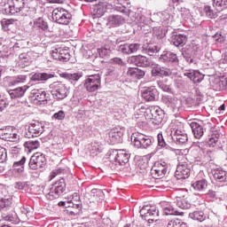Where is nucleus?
Returning <instances> with one entry per match:
<instances>
[{
	"label": "nucleus",
	"instance_id": "nucleus-37",
	"mask_svg": "<svg viewBox=\"0 0 227 227\" xmlns=\"http://www.w3.org/2000/svg\"><path fill=\"white\" fill-rule=\"evenodd\" d=\"M215 88L216 90H227V76L215 79Z\"/></svg>",
	"mask_w": 227,
	"mask_h": 227
},
{
	"label": "nucleus",
	"instance_id": "nucleus-3",
	"mask_svg": "<svg viewBox=\"0 0 227 227\" xmlns=\"http://www.w3.org/2000/svg\"><path fill=\"white\" fill-rule=\"evenodd\" d=\"M50 88L53 90L52 95L56 100H64L70 94V87L61 82H54L50 84Z\"/></svg>",
	"mask_w": 227,
	"mask_h": 227
},
{
	"label": "nucleus",
	"instance_id": "nucleus-52",
	"mask_svg": "<svg viewBox=\"0 0 227 227\" xmlns=\"http://www.w3.org/2000/svg\"><path fill=\"white\" fill-rule=\"evenodd\" d=\"M220 137L221 135L219 134H215V136L211 137L207 142L208 146H210L211 148H214L215 145H217V143L219 142Z\"/></svg>",
	"mask_w": 227,
	"mask_h": 227
},
{
	"label": "nucleus",
	"instance_id": "nucleus-42",
	"mask_svg": "<svg viewBox=\"0 0 227 227\" xmlns=\"http://www.w3.org/2000/svg\"><path fill=\"white\" fill-rule=\"evenodd\" d=\"M119 72L120 69L118 67L110 64L106 68V75H109L110 77H118V75H120Z\"/></svg>",
	"mask_w": 227,
	"mask_h": 227
},
{
	"label": "nucleus",
	"instance_id": "nucleus-18",
	"mask_svg": "<svg viewBox=\"0 0 227 227\" xmlns=\"http://www.w3.org/2000/svg\"><path fill=\"white\" fill-rule=\"evenodd\" d=\"M142 97L146 102H155L159 98V90L155 87H146L142 90Z\"/></svg>",
	"mask_w": 227,
	"mask_h": 227
},
{
	"label": "nucleus",
	"instance_id": "nucleus-47",
	"mask_svg": "<svg viewBox=\"0 0 227 227\" xmlns=\"http://www.w3.org/2000/svg\"><path fill=\"white\" fill-rule=\"evenodd\" d=\"M91 194H93V197L96 198V201H102L104 200V192L99 189H92Z\"/></svg>",
	"mask_w": 227,
	"mask_h": 227
},
{
	"label": "nucleus",
	"instance_id": "nucleus-6",
	"mask_svg": "<svg viewBox=\"0 0 227 227\" xmlns=\"http://www.w3.org/2000/svg\"><path fill=\"white\" fill-rule=\"evenodd\" d=\"M140 215L142 219H145L149 224H152V223L159 221V209L154 207L144 206L140 209Z\"/></svg>",
	"mask_w": 227,
	"mask_h": 227
},
{
	"label": "nucleus",
	"instance_id": "nucleus-14",
	"mask_svg": "<svg viewBox=\"0 0 227 227\" xmlns=\"http://www.w3.org/2000/svg\"><path fill=\"white\" fill-rule=\"evenodd\" d=\"M45 164H47L45 154L40 153H35L29 160V168L31 169H42Z\"/></svg>",
	"mask_w": 227,
	"mask_h": 227
},
{
	"label": "nucleus",
	"instance_id": "nucleus-60",
	"mask_svg": "<svg viewBox=\"0 0 227 227\" xmlns=\"http://www.w3.org/2000/svg\"><path fill=\"white\" fill-rule=\"evenodd\" d=\"M11 204L10 199H1L0 200V212L1 210H4V208L8 207V206Z\"/></svg>",
	"mask_w": 227,
	"mask_h": 227
},
{
	"label": "nucleus",
	"instance_id": "nucleus-25",
	"mask_svg": "<svg viewBox=\"0 0 227 227\" xmlns=\"http://www.w3.org/2000/svg\"><path fill=\"white\" fill-rule=\"evenodd\" d=\"M172 140L176 145H185L189 141V137L185 134V131L176 130L172 135Z\"/></svg>",
	"mask_w": 227,
	"mask_h": 227
},
{
	"label": "nucleus",
	"instance_id": "nucleus-22",
	"mask_svg": "<svg viewBox=\"0 0 227 227\" xmlns=\"http://www.w3.org/2000/svg\"><path fill=\"white\" fill-rule=\"evenodd\" d=\"M185 77H188L190 81H192L194 83L201 82L205 79V74L200 73L198 70H188L184 73Z\"/></svg>",
	"mask_w": 227,
	"mask_h": 227
},
{
	"label": "nucleus",
	"instance_id": "nucleus-11",
	"mask_svg": "<svg viewBox=\"0 0 227 227\" xmlns=\"http://www.w3.org/2000/svg\"><path fill=\"white\" fill-rule=\"evenodd\" d=\"M151 68L152 77H170V75H173V70L160 67V65L155 63V61L153 62Z\"/></svg>",
	"mask_w": 227,
	"mask_h": 227
},
{
	"label": "nucleus",
	"instance_id": "nucleus-44",
	"mask_svg": "<svg viewBox=\"0 0 227 227\" xmlns=\"http://www.w3.org/2000/svg\"><path fill=\"white\" fill-rule=\"evenodd\" d=\"M24 164H26V157H22L20 160L14 162L13 168L18 173L24 171Z\"/></svg>",
	"mask_w": 227,
	"mask_h": 227
},
{
	"label": "nucleus",
	"instance_id": "nucleus-49",
	"mask_svg": "<svg viewBox=\"0 0 227 227\" xmlns=\"http://www.w3.org/2000/svg\"><path fill=\"white\" fill-rule=\"evenodd\" d=\"M25 145L28 150H36V148L40 146V142L37 140H30L26 142Z\"/></svg>",
	"mask_w": 227,
	"mask_h": 227
},
{
	"label": "nucleus",
	"instance_id": "nucleus-38",
	"mask_svg": "<svg viewBox=\"0 0 227 227\" xmlns=\"http://www.w3.org/2000/svg\"><path fill=\"white\" fill-rule=\"evenodd\" d=\"M190 219H193V221H199V223H203L205 220V213L203 211H194L189 214Z\"/></svg>",
	"mask_w": 227,
	"mask_h": 227
},
{
	"label": "nucleus",
	"instance_id": "nucleus-15",
	"mask_svg": "<svg viewBox=\"0 0 227 227\" xmlns=\"http://www.w3.org/2000/svg\"><path fill=\"white\" fill-rule=\"evenodd\" d=\"M51 54L53 59L63 62L70 61V51L68 49L55 48L51 51Z\"/></svg>",
	"mask_w": 227,
	"mask_h": 227
},
{
	"label": "nucleus",
	"instance_id": "nucleus-4",
	"mask_svg": "<svg viewBox=\"0 0 227 227\" xmlns=\"http://www.w3.org/2000/svg\"><path fill=\"white\" fill-rule=\"evenodd\" d=\"M52 19L57 24L68 26L72 20V14L62 7H58L52 11Z\"/></svg>",
	"mask_w": 227,
	"mask_h": 227
},
{
	"label": "nucleus",
	"instance_id": "nucleus-48",
	"mask_svg": "<svg viewBox=\"0 0 227 227\" xmlns=\"http://www.w3.org/2000/svg\"><path fill=\"white\" fill-rule=\"evenodd\" d=\"M13 22H15V20L13 19L3 20H2L3 29H4L5 31H10V29H12V26H13Z\"/></svg>",
	"mask_w": 227,
	"mask_h": 227
},
{
	"label": "nucleus",
	"instance_id": "nucleus-2",
	"mask_svg": "<svg viewBox=\"0 0 227 227\" xmlns=\"http://www.w3.org/2000/svg\"><path fill=\"white\" fill-rule=\"evenodd\" d=\"M67 190V183L64 178L59 179L55 184H51L49 192L45 194L47 200L52 201L54 200H58L61 194L65 192Z\"/></svg>",
	"mask_w": 227,
	"mask_h": 227
},
{
	"label": "nucleus",
	"instance_id": "nucleus-19",
	"mask_svg": "<svg viewBox=\"0 0 227 227\" xmlns=\"http://www.w3.org/2000/svg\"><path fill=\"white\" fill-rule=\"evenodd\" d=\"M159 59L161 63H170L171 65H178L180 63L176 53L171 51H163Z\"/></svg>",
	"mask_w": 227,
	"mask_h": 227
},
{
	"label": "nucleus",
	"instance_id": "nucleus-34",
	"mask_svg": "<svg viewBox=\"0 0 227 227\" xmlns=\"http://www.w3.org/2000/svg\"><path fill=\"white\" fill-rule=\"evenodd\" d=\"M26 79H27V76L24 74L11 76L9 77V86H17V84L26 82Z\"/></svg>",
	"mask_w": 227,
	"mask_h": 227
},
{
	"label": "nucleus",
	"instance_id": "nucleus-9",
	"mask_svg": "<svg viewBox=\"0 0 227 227\" xmlns=\"http://www.w3.org/2000/svg\"><path fill=\"white\" fill-rule=\"evenodd\" d=\"M128 63L136 67H142L143 68H151L152 65H153V60L146 56L137 55L129 57Z\"/></svg>",
	"mask_w": 227,
	"mask_h": 227
},
{
	"label": "nucleus",
	"instance_id": "nucleus-27",
	"mask_svg": "<svg viewBox=\"0 0 227 227\" xmlns=\"http://www.w3.org/2000/svg\"><path fill=\"white\" fill-rule=\"evenodd\" d=\"M211 173L216 182L226 183L227 182V172L223 168H214Z\"/></svg>",
	"mask_w": 227,
	"mask_h": 227
},
{
	"label": "nucleus",
	"instance_id": "nucleus-12",
	"mask_svg": "<svg viewBox=\"0 0 227 227\" xmlns=\"http://www.w3.org/2000/svg\"><path fill=\"white\" fill-rule=\"evenodd\" d=\"M0 137L4 141H11V143H15L20 139V136L15 131V129L12 126L0 129Z\"/></svg>",
	"mask_w": 227,
	"mask_h": 227
},
{
	"label": "nucleus",
	"instance_id": "nucleus-20",
	"mask_svg": "<svg viewBox=\"0 0 227 227\" xmlns=\"http://www.w3.org/2000/svg\"><path fill=\"white\" fill-rule=\"evenodd\" d=\"M170 43L175 45V47H184L187 43V36L176 32H171Z\"/></svg>",
	"mask_w": 227,
	"mask_h": 227
},
{
	"label": "nucleus",
	"instance_id": "nucleus-36",
	"mask_svg": "<svg viewBox=\"0 0 227 227\" xmlns=\"http://www.w3.org/2000/svg\"><path fill=\"white\" fill-rule=\"evenodd\" d=\"M106 12H107V4L106 3L98 4L94 6V15L97 17H102Z\"/></svg>",
	"mask_w": 227,
	"mask_h": 227
},
{
	"label": "nucleus",
	"instance_id": "nucleus-43",
	"mask_svg": "<svg viewBox=\"0 0 227 227\" xmlns=\"http://www.w3.org/2000/svg\"><path fill=\"white\" fill-rule=\"evenodd\" d=\"M207 185L208 184H207V180H205V179L199 180L192 184V187H193V189H195V191H205V189H207Z\"/></svg>",
	"mask_w": 227,
	"mask_h": 227
},
{
	"label": "nucleus",
	"instance_id": "nucleus-26",
	"mask_svg": "<svg viewBox=\"0 0 227 227\" xmlns=\"http://www.w3.org/2000/svg\"><path fill=\"white\" fill-rule=\"evenodd\" d=\"M160 207H162L165 215H180L182 214V212L175 209L173 205L169 202H160Z\"/></svg>",
	"mask_w": 227,
	"mask_h": 227
},
{
	"label": "nucleus",
	"instance_id": "nucleus-17",
	"mask_svg": "<svg viewBox=\"0 0 227 227\" xmlns=\"http://www.w3.org/2000/svg\"><path fill=\"white\" fill-rule=\"evenodd\" d=\"M31 93L35 104H38L39 106H45V104H47L49 101V96H47V92H45V90L35 89Z\"/></svg>",
	"mask_w": 227,
	"mask_h": 227
},
{
	"label": "nucleus",
	"instance_id": "nucleus-30",
	"mask_svg": "<svg viewBox=\"0 0 227 227\" xmlns=\"http://www.w3.org/2000/svg\"><path fill=\"white\" fill-rule=\"evenodd\" d=\"M124 22L125 18L120 14H112L107 18V26H121Z\"/></svg>",
	"mask_w": 227,
	"mask_h": 227
},
{
	"label": "nucleus",
	"instance_id": "nucleus-63",
	"mask_svg": "<svg viewBox=\"0 0 227 227\" xmlns=\"http://www.w3.org/2000/svg\"><path fill=\"white\" fill-rule=\"evenodd\" d=\"M109 137L112 138L114 143H118L120 139H121V137H119V135L114 133L113 129L109 133Z\"/></svg>",
	"mask_w": 227,
	"mask_h": 227
},
{
	"label": "nucleus",
	"instance_id": "nucleus-50",
	"mask_svg": "<svg viewBox=\"0 0 227 227\" xmlns=\"http://www.w3.org/2000/svg\"><path fill=\"white\" fill-rule=\"evenodd\" d=\"M204 12L207 17H208L209 19H215V17H217V14L215 13V12H214V10H212L211 6L206 5L204 7Z\"/></svg>",
	"mask_w": 227,
	"mask_h": 227
},
{
	"label": "nucleus",
	"instance_id": "nucleus-35",
	"mask_svg": "<svg viewBox=\"0 0 227 227\" xmlns=\"http://www.w3.org/2000/svg\"><path fill=\"white\" fill-rule=\"evenodd\" d=\"M35 29H41L42 31H47L49 29V24L43 18H38L34 21Z\"/></svg>",
	"mask_w": 227,
	"mask_h": 227
},
{
	"label": "nucleus",
	"instance_id": "nucleus-29",
	"mask_svg": "<svg viewBox=\"0 0 227 227\" xmlns=\"http://www.w3.org/2000/svg\"><path fill=\"white\" fill-rule=\"evenodd\" d=\"M190 127L192 130V134L196 139H201L203 135L205 134V130L203 129V126L200 125V123L196 121H192L190 123Z\"/></svg>",
	"mask_w": 227,
	"mask_h": 227
},
{
	"label": "nucleus",
	"instance_id": "nucleus-1",
	"mask_svg": "<svg viewBox=\"0 0 227 227\" xmlns=\"http://www.w3.org/2000/svg\"><path fill=\"white\" fill-rule=\"evenodd\" d=\"M192 168V164L187 160V158L183 157V159L179 160L176 167V170L175 172L176 178L177 180H185V178H189V176H191Z\"/></svg>",
	"mask_w": 227,
	"mask_h": 227
},
{
	"label": "nucleus",
	"instance_id": "nucleus-13",
	"mask_svg": "<svg viewBox=\"0 0 227 227\" xmlns=\"http://www.w3.org/2000/svg\"><path fill=\"white\" fill-rule=\"evenodd\" d=\"M148 120H152L153 125H160L164 120V112L160 108L146 109Z\"/></svg>",
	"mask_w": 227,
	"mask_h": 227
},
{
	"label": "nucleus",
	"instance_id": "nucleus-23",
	"mask_svg": "<svg viewBox=\"0 0 227 227\" xmlns=\"http://www.w3.org/2000/svg\"><path fill=\"white\" fill-rule=\"evenodd\" d=\"M29 87L27 85L18 87L16 89L10 90L9 95L12 100L19 101L20 98H23L24 95H26V91H27Z\"/></svg>",
	"mask_w": 227,
	"mask_h": 227
},
{
	"label": "nucleus",
	"instance_id": "nucleus-32",
	"mask_svg": "<svg viewBox=\"0 0 227 227\" xmlns=\"http://www.w3.org/2000/svg\"><path fill=\"white\" fill-rule=\"evenodd\" d=\"M159 51H160V48L153 43H147L142 46V51L144 54H148V56H153V54H157Z\"/></svg>",
	"mask_w": 227,
	"mask_h": 227
},
{
	"label": "nucleus",
	"instance_id": "nucleus-51",
	"mask_svg": "<svg viewBox=\"0 0 227 227\" xmlns=\"http://www.w3.org/2000/svg\"><path fill=\"white\" fill-rule=\"evenodd\" d=\"M167 227H185V223L178 219L171 220L168 222Z\"/></svg>",
	"mask_w": 227,
	"mask_h": 227
},
{
	"label": "nucleus",
	"instance_id": "nucleus-64",
	"mask_svg": "<svg viewBox=\"0 0 227 227\" xmlns=\"http://www.w3.org/2000/svg\"><path fill=\"white\" fill-rule=\"evenodd\" d=\"M158 86L162 90V91H167V93H169L171 91V88H169L168 85L162 82H158Z\"/></svg>",
	"mask_w": 227,
	"mask_h": 227
},
{
	"label": "nucleus",
	"instance_id": "nucleus-61",
	"mask_svg": "<svg viewBox=\"0 0 227 227\" xmlns=\"http://www.w3.org/2000/svg\"><path fill=\"white\" fill-rule=\"evenodd\" d=\"M8 159V154L6 153V149L0 147V163L5 162Z\"/></svg>",
	"mask_w": 227,
	"mask_h": 227
},
{
	"label": "nucleus",
	"instance_id": "nucleus-21",
	"mask_svg": "<svg viewBox=\"0 0 227 227\" xmlns=\"http://www.w3.org/2000/svg\"><path fill=\"white\" fill-rule=\"evenodd\" d=\"M25 4L24 0H12V4H10L9 7L5 9V12L9 15H15V13L22 12V8H24Z\"/></svg>",
	"mask_w": 227,
	"mask_h": 227
},
{
	"label": "nucleus",
	"instance_id": "nucleus-40",
	"mask_svg": "<svg viewBox=\"0 0 227 227\" xmlns=\"http://www.w3.org/2000/svg\"><path fill=\"white\" fill-rule=\"evenodd\" d=\"M213 6L217 12H223L227 8V0H213Z\"/></svg>",
	"mask_w": 227,
	"mask_h": 227
},
{
	"label": "nucleus",
	"instance_id": "nucleus-33",
	"mask_svg": "<svg viewBox=\"0 0 227 227\" xmlns=\"http://www.w3.org/2000/svg\"><path fill=\"white\" fill-rule=\"evenodd\" d=\"M54 77L53 74L50 73H35L32 74L31 81L36 82V81H42L43 82L45 81H49V79H52Z\"/></svg>",
	"mask_w": 227,
	"mask_h": 227
},
{
	"label": "nucleus",
	"instance_id": "nucleus-59",
	"mask_svg": "<svg viewBox=\"0 0 227 227\" xmlns=\"http://www.w3.org/2000/svg\"><path fill=\"white\" fill-rule=\"evenodd\" d=\"M158 145L160 146L161 148H166V150L169 148V145H168L164 141V137H162V134L158 135Z\"/></svg>",
	"mask_w": 227,
	"mask_h": 227
},
{
	"label": "nucleus",
	"instance_id": "nucleus-57",
	"mask_svg": "<svg viewBox=\"0 0 227 227\" xmlns=\"http://www.w3.org/2000/svg\"><path fill=\"white\" fill-rule=\"evenodd\" d=\"M67 172V170L63 168H56L54 169L52 172H51V178H56V176H58V175H65V173Z\"/></svg>",
	"mask_w": 227,
	"mask_h": 227
},
{
	"label": "nucleus",
	"instance_id": "nucleus-8",
	"mask_svg": "<svg viewBox=\"0 0 227 227\" xmlns=\"http://www.w3.org/2000/svg\"><path fill=\"white\" fill-rule=\"evenodd\" d=\"M133 143L137 148H142L146 150V148H150L153 145V137L143 135L141 133H137V135H133L131 137Z\"/></svg>",
	"mask_w": 227,
	"mask_h": 227
},
{
	"label": "nucleus",
	"instance_id": "nucleus-28",
	"mask_svg": "<svg viewBox=\"0 0 227 227\" xmlns=\"http://www.w3.org/2000/svg\"><path fill=\"white\" fill-rule=\"evenodd\" d=\"M166 106L170 113L176 114L180 111V100L169 98L166 101Z\"/></svg>",
	"mask_w": 227,
	"mask_h": 227
},
{
	"label": "nucleus",
	"instance_id": "nucleus-16",
	"mask_svg": "<svg viewBox=\"0 0 227 227\" xmlns=\"http://www.w3.org/2000/svg\"><path fill=\"white\" fill-rule=\"evenodd\" d=\"M43 124L40 121H34L28 126L27 137H38L41 134H43Z\"/></svg>",
	"mask_w": 227,
	"mask_h": 227
},
{
	"label": "nucleus",
	"instance_id": "nucleus-24",
	"mask_svg": "<svg viewBox=\"0 0 227 227\" xmlns=\"http://www.w3.org/2000/svg\"><path fill=\"white\" fill-rule=\"evenodd\" d=\"M153 19L154 20V22H157L158 24L168 26L169 24V20H171V15L168 12H163L153 14Z\"/></svg>",
	"mask_w": 227,
	"mask_h": 227
},
{
	"label": "nucleus",
	"instance_id": "nucleus-45",
	"mask_svg": "<svg viewBox=\"0 0 227 227\" xmlns=\"http://www.w3.org/2000/svg\"><path fill=\"white\" fill-rule=\"evenodd\" d=\"M63 77L67 81H79L82 77V73L63 74Z\"/></svg>",
	"mask_w": 227,
	"mask_h": 227
},
{
	"label": "nucleus",
	"instance_id": "nucleus-58",
	"mask_svg": "<svg viewBox=\"0 0 227 227\" xmlns=\"http://www.w3.org/2000/svg\"><path fill=\"white\" fill-rule=\"evenodd\" d=\"M7 106H8V98L3 96H0V113H2V111H4Z\"/></svg>",
	"mask_w": 227,
	"mask_h": 227
},
{
	"label": "nucleus",
	"instance_id": "nucleus-62",
	"mask_svg": "<svg viewBox=\"0 0 227 227\" xmlns=\"http://www.w3.org/2000/svg\"><path fill=\"white\" fill-rule=\"evenodd\" d=\"M141 49V44L135 43L129 44V51L131 54H134V52H137Z\"/></svg>",
	"mask_w": 227,
	"mask_h": 227
},
{
	"label": "nucleus",
	"instance_id": "nucleus-55",
	"mask_svg": "<svg viewBox=\"0 0 227 227\" xmlns=\"http://www.w3.org/2000/svg\"><path fill=\"white\" fill-rule=\"evenodd\" d=\"M72 201H77L78 204H76V208H78V210H81V207H82V204L81 202V197L79 196V193L77 192H74L73 195H72Z\"/></svg>",
	"mask_w": 227,
	"mask_h": 227
},
{
	"label": "nucleus",
	"instance_id": "nucleus-31",
	"mask_svg": "<svg viewBox=\"0 0 227 227\" xmlns=\"http://www.w3.org/2000/svg\"><path fill=\"white\" fill-rule=\"evenodd\" d=\"M128 75L132 77V79L141 80L146 75V72L139 67H129L128 69Z\"/></svg>",
	"mask_w": 227,
	"mask_h": 227
},
{
	"label": "nucleus",
	"instance_id": "nucleus-56",
	"mask_svg": "<svg viewBox=\"0 0 227 227\" xmlns=\"http://www.w3.org/2000/svg\"><path fill=\"white\" fill-rule=\"evenodd\" d=\"M119 51L122 52V54H131L130 44H121L119 46Z\"/></svg>",
	"mask_w": 227,
	"mask_h": 227
},
{
	"label": "nucleus",
	"instance_id": "nucleus-46",
	"mask_svg": "<svg viewBox=\"0 0 227 227\" xmlns=\"http://www.w3.org/2000/svg\"><path fill=\"white\" fill-rule=\"evenodd\" d=\"M110 65L114 66L116 65L117 67H126L127 62L123 61L121 58L114 57L109 60Z\"/></svg>",
	"mask_w": 227,
	"mask_h": 227
},
{
	"label": "nucleus",
	"instance_id": "nucleus-5",
	"mask_svg": "<svg viewBox=\"0 0 227 227\" xmlns=\"http://www.w3.org/2000/svg\"><path fill=\"white\" fill-rule=\"evenodd\" d=\"M102 84V76L100 74H91L84 81L83 86L89 93H95L98 90H100Z\"/></svg>",
	"mask_w": 227,
	"mask_h": 227
},
{
	"label": "nucleus",
	"instance_id": "nucleus-39",
	"mask_svg": "<svg viewBox=\"0 0 227 227\" xmlns=\"http://www.w3.org/2000/svg\"><path fill=\"white\" fill-rule=\"evenodd\" d=\"M176 204L178 208H182L183 210H189L191 207V202L187 199L178 198L176 199Z\"/></svg>",
	"mask_w": 227,
	"mask_h": 227
},
{
	"label": "nucleus",
	"instance_id": "nucleus-10",
	"mask_svg": "<svg viewBox=\"0 0 227 227\" xmlns=\"http://www.w3.org/2000/svg\"><path fill=\"white\" fill-rule=\"evenodd\" d=\"M168 168L169 165L166 161H156L151 169V175L153 178H163Z\"/></svg>",
	"mask_w": 227,
	"mask_h": 227
},
{
	"label": "nucleus",
	"instance_id": "nucleus-41",
	"mask_svg": "<svg viewBox=\"0 0 227 227\" xmlns=\"http://www.w3.org/2000/svg\"><path fill=\"white\" fill-rule=\"evenodd\" d=\"M183 58L187 61V63H194V53H192V50L184 49L182 52Z\"/></svg>",
	"mask_w": 227,
	"mask_h": 227
},
{
	"label": "nucleus",
	"instance_id": "nucleus-54",
	"mask_svg": "<svg viewBox=\"0 0 227 227\" xmlns=\"http://www.w3.org/2000/svg\"><path fill=\"white\" fill-rule=\"evenodd\" d=\"M139 24H145V26H147V24H150V22H153V18H146L145 15L140 14L138 15V19H137Z\"/></svg>",
	"mask_w": 227,
	"mask_h": 227
},
{
	"label": "nucleus",
	"instance_id": "nucleus-53",
	"mask_svg": "<svg viewBox=\"0 0 227 227\" xmlns=\"http://www.w3.org/2000/svg\"><path fill=\"white\" fill-rule=\"evenodd\" d=\"M100 58H109L111 56V49L100 48L98 50Z\"/></svg>",
	"mask_w": 227,
	"mask_h": 227
},
{
	"label": "nucleus",
	"instance_id": "nucleus-7",
	"mask_svg": "<svg viewBox=\"0 0 227 227\" xmlns=\"http://www.w3.org/2000/svg\"><path fill=\"white\" fill-rule=\"evenodd\" d=\"M130 155L123 150H112L110 153V160L116 166H125L129 162Z\"/></svg>",
	"mask_w": 227,
	"mask_h": 227
}]
</instances>
